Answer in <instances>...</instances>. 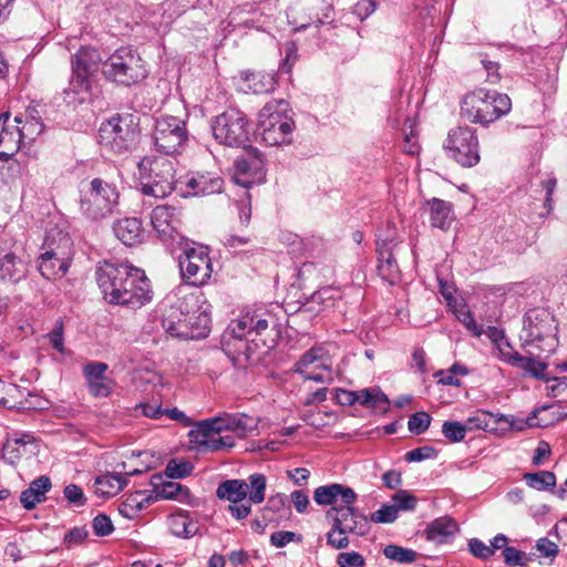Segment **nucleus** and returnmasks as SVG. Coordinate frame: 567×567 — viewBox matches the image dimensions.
I'll list each match as a JSON object with an SVG mask.
<instances>
[{"instance_id":"1","label":"nucleus","mask_w":567,"mask_h":567,"mask_svg":"<svg viewBox=\"0 0 567 567\" xmlns=\"http://www.w3.org/2000/svg\"><path fill=\"white\" fill-rule=\"evenodd\" d=\"M281 338V327L268 312H246L231 320L223 339L221 349L237 369L261 363Z\"/></svg>"},{"instance_id":"2","label":"nucleus","mask_w":567,"mask_h":567,"mask_svg":"<svg viewBox=\"0 0 567 567\" xmlns=\"http://www.w3.org/2000/svg\"><path fill=\"white\" fill-rule=\"evenodd\" d=\"M326 520L330 529L326 533L327 545L334 550L350 546V535L365 536L370 532L368 516L354 503L331 506L326 512Z\"/></svg>"},{"instance_id":"3","label":"nucleus","mask_w":567,"mask_h":567,"mask_svg":"<svg viewBox=\"0 0 567 567\" xmlns=\"http://www.w3.org/2000/svg\"><path fill=\"white\" fill-rule=\"evenodd\" d=\"M461 117L471 123L488 126L512 110V101L505 93L476 89L461 101Z\"/></svg>"},{"instance_id":"4","label":"nucleus","mask_w":567,"mask_h":567,"mask_svg":"<svg viewBox=\"0 0 567 567\" xmlns=\"http://www.w3.org/2000/svg\"><path fill=\"white\" fill-rule=\"evenodd\" d=\"M137 167L143 195L165 198L174 190L175 165L172 159L164 156H145Z\"/></svg>"},{"instance_id":"5","label":"nucleus","mask_w":567,"mask_h":567,"mask_svg":"<svg viewBox=\"0 0 567 567\" xmlns=\"http://www.w3.org/2000/svg\"><path fill=\"white\" fill-rule=\"evenodd\" d=\"M210 130L214 138L224 146L246 148L250 143L251 123L247 115L235 107L212 117Z\"/></svg>"},{"instance_id":"6","label":"nucleus","mask_w":567,"mask_h":567,"mask_svg":"<svg viewBox=\"0 0 567 567\" xmlns=\"http://www.w3.org/2000/svg\"><path fill=\"white\" fill-rule=\"evenodd\" d=\"M104 78L123 86H132L147 76L141 56L131 47L115 50L103 63Z\"/></svg>"},{"instance_id":"7","label":"nucleus","mask_w":567,"mask_h":567,"mask_svg":"<svg viewBox=\"0 0 567 567\" xmlns=\"http://www.w3.org/2000/svg\"><path fill=\"white\" fill-rule=\"evenodd\" d=\"M120 192L113 183L101 177L90 182L89 190L80 198V210L90 220H101L111 216L118 205Z\"/></svg>"},{"instance_id":"8","label":"nucleus","mask_w":567,"mask_h":567,"mask_svg":"<svg viewBox=\"0 0 567 567\" xmlns=\"http://www.w3.org/2000/svg\"><path fill=\"white\" fill-rule=\"evenodd\" d=\"M138 135V130L133 121V115L115 114L99 128V143L114 152L123 154L131 150Z\"/></svg>"},{"instance_id":"9","label":"nucleus","mask_w":567,"mask_h":567,"mask_svg":"<svg viewBox=\"0 0 567 567\" xmlns=\"http://www.w3.org/2000/svg\"><path fill=\"white\" fill-rule=\"evenodd\" d=\"M152 137L159 153L181 154L188 142L186 122L176 116L162 115L155 118Z\"/></svg>"},{"instance_id":"10","label":"nucleus","mask_w":567,"mask_h":567,"mask_svg":"<svg viewBox=\"0 0 567 567\" xmlns=\"http://www.w3.org/2000/svg\"><path fill=\"white\" fill-rule=\"evenodd\" d=\"M444 150L462 167H474L481 161L476 130L466 125L450 130Z\"/></svg>"},{"instance_id":"11","label":"nucleus","mask_w":567,"mask_h":567,"mask_svg":"<svg viewBox=\"0 0 567 567\" xmlns=\"http://www.w3.org/2000/svg\"><path fill=\"white\" fill-rule=\"evenodd\" d=\"M178 246L183 251L178 256V265L183 280L193 286H203L206 284L213 272V265L207 247H192L187 238Z\"/></svg>"},{"instance_id":"12","label":"nucleus","mask_w":567,"mask_h":567,"mask_svg":"<svg viewBox=\"0 0 567 567\" xmlns=\"http://www.w3.org/2000/svg\"><path fill=\"white\" fill-rule=\"evenodd\" d=\"M259 128L261 141L267 146L292 143L293 120L280 112H274L270 105H266L259 113Z\"/></svg>"},{"instance_id":"13","label":"nucleus","mask_w":567,"mask_h":567,"mask_svg":"<svg viewBox=\"0 0 567 567\" xmlns=\"http://www.w3.org/2000/svg\"><path fill=\"white\" fill-rule=\"evenodd\" d=\"M522 348L533 346L535 342L549 340L550 347L557 342L555 317L545 308H533L525 312L523 317Z\"/></svg>"},{"instance_id":"14","label":"nucleus","mask_w":567,"mask_h":567,"mask_svg":"<svg viewBox=\"0 0 567 567\" xmlns=\"http://www.w3.org/2000/svg\"><path fill=\"white\" fill-rule=\"evenodd\" d=\"M128 262H113L104 260L95 270V278L99 288L101 289L104 299L110 305H117L120 300L121 290L124 292L126 277L131 269Z\"/></svg>"},{"instance_id":"15","label":"nucleus","mask_w":567,"mask_h":567,"mask_svg":"<svg viewBox=\"0 0 567 567\" xmlns=\"http://www.w3.org/2000/svg\"><path fill=\"white\" fill-rule=\"evenodd\" d=\"M334 400L342 406H351L355 403L371 410L373 413L386 414L391 401L380 386H372L359 391L336 389Z\"/></svg>"},{"instance_id":"16","label":"nucleus","mask_w":567,"mask_h":567,"mask_svg":"<svg viewBox=\"0 0 567 567\" xmlns=\"http://www.w3.org/2000/svg\"><path fill=\"white\" fill-rule=\"evenodd\" d=\"M126 282L125 290L124 292L121 291L120 300L116 306L135 310L151 302L153 298L151 281L143 269L132 265L128 270V276L126 277Z\"/></svg>"},{"instance_id":"17","label":"nucleus","mask_w":567,"mask_h":567,"mask_svg":"<svg viewBox=\"0 0 567 567\" xmlns=\"http://www.w3.org/2000/svg\"><path fill=\"white\" fill-rule=\"evenodd\" d=\"M179 210L171 205H158L152 210L151 223L159 239L168 245H182L185 237L179 233Z\"/></svg>"},{"instance_id":"18","label":"nucleus","mask_w":567,"mask_h":567,"mask_svg":"<svg viewBox=\"0 0 567 567\" xmlns=\"http://www.w3.org/2000/svg\"><path fill=\"white\" fill-rule=\"evenodd\" d=\"M162 326L173 337L184 340H198L206 338L210 331V318L206 310H202L185 322H175V320L163 319Z\"/></svg>"},{"instance_id":"19","label":"nucleus","mask_w":567,"mask_h":567,"mask_svg":"<svg viewBox=\"0 0 567 567\" xmlns=\"http://www.w3.org/2000/svg\"><path fill=\"white\" fill-rule=\"evenodd\" d=\"M109 365L93 361L83 367V377L90 394L94 398H109L114 390L115 381L106 377Z\"/></svg>"},{"instance_id":"20","label":"nucleus","mask_w":567,"mask_h":567,"mask_svg":"<svg viewBox=\"0 0 567 567\" xmlns=\"http://www.w3.org/2000/svg\"><path fill=\"white\" fill-rule=\"evenodd\" d=\"M394 246V241L389 238L377 240V270L381 279L390 285H395L401 277L399 265L393 256Z\"/></svg>"},{"instance_id":"21","label":"nucleus","mask_w":567,"mask_h":567,"mask_svg":"<svg viewBox=\"0 0 567 567\" xmlns=\"http://www.w3.org/2000/svg\"><path fill=\"white\" fill-rule=\"evenodd\" d=\"M264 178V163L259 156L251 159L237 158L234 162L233 179L236 184L248 189L252 185L261 183Z\"/></svg>"},{"instance_id":"22","label":"nucleus","mask_w":567,"mask_h":567,"mask_svg":"<svg viewBox=\"0 0 567 567\" xmlns=\"http://www.w3.org/2000/svg\"><path fill=\"white\" fill-rule=\"evenodd\" d=\"M187 195L209 196L220 194L224 189V179L213 173H193L185 181Z\"/></svg>"},{"instance_id":"23","label":"nucleus","mask_w":567,"mask_h":567,"mask_svg":"<svg viewBox=\"0 0 567 567\" xmlns=\"http://www.w3.org/2000/svg\"><path fill=\"white\" fill-rule=\"evenodd\" d=\"M94 74L78 69H71L69 85L63 90L64 101L82 103L92 94Z\"/></svg>"},{"instance_id":"24","label":"nucleus","mask_w":567,"mask_h":567,"mask_svg":"<svg viewBox=\"0 0 567 567\" xmlns=\"http://www.w3.org/2000/svg\"><path fill=\"white\" fill-rule=\"evenodd\" d=\"M338 497L341 498L342 504L355 503L358 499L353 488L339 483L319 486L313 492L315 502L322 506H337Z\"/></svg>"},{"instance_id":"25","label":"nucleus","mask_w":567,"mask_h":567,"mask_svg":"<svg viewBox=\"0 0 567 567\" xmlns=\"http://www.w3.org/2000/svg\"><path fill=\"white\" fill-rule=\"evenodd\" d=\"M41 252L58 254L61 259L65 258V255L74 257L73 240L69 233L58 226L51 227L45 231Z\"/></svg>"},{"instance_id":"26","label":"nucleus","mask_w":567,"mask_h":567,"mask_svg":"<svg viewBox=\"0 0 567 567\" xmlns=\"http://www.w3.org/2000/svg\"><path fill=\"white\" fill-rule=\"evenodd\" d=\"M72 261L73 256L65 255V258L61 259L58 254L41 252L37 259V268L44 279L55 280L66 275Z\"/></svg>"},{"instance_id":"27","label":"nucleus","mask_w":567,"mask_h":567,"mask_svg":"<svg viewBox=\"0 0 567 567\" xmlns=\"http://www.w3.org/2000/svg\"><path fill=\"white\" fill-rule=\"evenodd\" d=\"M115 237L125 246H135L143 241L144 228L142 220L136 217H124L113 223Z\"/></svg>"},{"instance_id":"28","label":"nucleus","mask_w":567,"mask_h":567,"mask_svg":"<svg viewBox=\"0 0 567 567\" xmlns=\"http://www.w3.org/2000/svg\"><path fill=\"white\" fill-rule=\"evenodd\" d=\"M150 485L153 487V497H156V501L161 498L185 502L190 496L187 486L171 481L165 482L162 473L153 474L150 478Z\"/></svg>"},{"instance_id":"29","label":"nucleus","mask_w":567,"mask_h":567,"mask_svg":"<svg viewBox=\"0 0 567 567\" xmlns=\"http://www.w3.org/2000/svg\"><path fill=\"white\" fill-rule=\"evenodd\" d=\"M202 297L197 293H187L178 298L163 319H171L181 323L192 319L194 315L202 311Z\"/></svg>"},{"instance_id":"30","label":"nucleus","mask_w":567,"mask_h":567,"mask_svg":"<svg viewBox=\"0 0 567 567\" xmlns=\"http://www.w3.org/2000/svg\"><path fill=\"white\" fill-rule=\"evenodd\" d=\"M29 274V264L14 252L0 257V279L11 284L24 280Z\"/></svg>"},{"instance_id":"31","label":"nucleus","mask_w":567,"mask_h":567,"mask_svg":"<svg viewBox=\"0 0 567 567\" xmlns=\"http://www.w3.org/2000/svg\"><path fill=\"white\" fill-rule=\"evenodd\" d=\"M425 205L427 206L431 226L447 230L455 218L453 204L434 197L426 200Z\"/></svg>"},{"instance_id":"32","label":"nucleus","mask_w":567,"mask_h":567,"mask_svg":"<svg viewBox=\"0 0 567 567\" xmlns=\"http://www.w3.org/2000/svg\"><path fill=\"white\" fill-rule=\"evenodd\" d=\"M511 360L512 367L520 369L524 377H529L546 383L550 382V377L546 373L548 364L544 361L537 360L533 354H519L512 357Z\"/></svg>"},{"instance_id":"33","label":"nucleus","mask_w":567,"mask_h":567,"mask_svg":"<svg viewBox=\"0 0 567 567\" xmlns=\"http://www.w3.org/2000/svg\"><path fill=\"white\" fill-rule=\"evenodd\" d=\"M51 480L47 475H41L33 480L29 487L21 492L20 502L22 506L31 511L45 499V493L51 488Z\"/></svg>"},{"instance_id":"34","label":"nucleus","mask_w":567,"mask_h":567,"mask_svg":"<svg viewBox=\"0 0 567 567\" xmlns=\"http://www.w3.org/2000/svg\"><path fill=\"white\" fill-rule=\"evenodd\" d=\"M457 532L458 525L449 516L435 518L425 529L426 538L436 544H446Z\"/></svg>"},{"instance_id":"35","label":"nucleus","mask_w":567,"mask_h":567,"mask_svg":"<svg viewBox=\"0 0 567 567\" xmlns=\"http://www.w3.org/2000/svg\"><path fill=\"white\" fill-rule=\"evenodd\" d=\"M240 79L247 83L248 90L254 94L270 93L275 91L277 85L275 73L245 70L240 72Z\"/></svg>"},{"instance_id":"36","label":"nucleus","mask_w":567,"mask_h":567,"mask_svg":"<svg viewBox=\"0 0 567 567\" xmlns=\"http://www.w3.org/2000/svg\"><path fill=\"white\" fill-rule=\"evenodd\" d=\"M155 501L156 497H153V494H146L145 491H136L127 495L126 498L120 504L118 513L123 517L132 520Z\"/></svg>"},{"instance_id":"37","label":"nucleus","mask_w":567,"mask_h":567,"mask_svg":"<svg viewBox=\"0 0 567 567\" xmlns=\"http://www.w3.org/2000/svg\"><path fill=\"white\" fill-rule=\"evenodd\" d=\"M309 21L293 28L295 32L307 30L310 25L319 28L323 24L334 23V8L326 0H317V3L309 9Z\"/></svg>"},{"instance_id":"38","label":"nucleus","mask_w":567,"mask_h":567,"mask_svg":"<svg viewBox=\"0 0 567 567\" xmlns=\"http://www.w3.org/2000/svg\"><path fill=\"white\" fill-rule=\"evenodd\" d=\"M101 61V55L95 48L83 45L71 56V69H78L95 75Z\"/></svg>"},{"instance_id":"39","label":"nucleus","mask_w":567,"mask_h":567,"mask_svg":"<svg viewBox=\"0 0 567 567\" xmlns=\"http://www.w3.org/2000/svg\"><path fill=\"white\" fill-rule=\"evenodd\" d=\"M216 495L219 499H226L229 503L243 502L248 496V484L237 478L224 481L218 485Z\"/></svg>"},{"instance_id":"40","label":"nucleus","mask_w":567,"mask_h":567,"mask_svg":"<svg viewBox=\"0 0 567 567\" xmlns=\"http://www.w3.org/2000/svg\"><path fill=\"white\" fill-rule=\"evenodd\" d=\"M27 392H29L27 389L17 384L0 381V406L17 411L24 410L20 406L25 403Z\"/></svg>"},{"instance_id":"41","label":"nucleus","mask_w":567,"mask_h":567,"mask_svg":"<svg viewBox=\"0 0 567 567\" xmlns=\"http://www.w3.org/2000/svg\"><path fill=\"white\" fill-rule=\"evenodd\" d=\"M218 424L220 421L216 416L198 421L188 433L189 441L198 447L202 446V441H208L220 433Z\"/></svg>"},{"instance_id":"42","label":"nucleus","mask_w":567,"mask_h":567,"mask_svg":"<svg viewBox=\"0 0 567 567\" xmlns=\"http://www.w3.org/2000/svg\"><path fill=\"white\" fill-rule=\"evenodd\" d=\"M383 555L398 564H412L421 556L417 551L411 548H405L400 545L389 544L382 549Z\"/></svg>"},{"instance_id":"43","label":"nucleus","mask_w":567,"mask_h":567,"mask_svg":"<svg viewBox=\"0 0 567 567\" xmlns=\"http://www.w3.org/2000/svg\"><path fill=\"white\" fill-rule=\"evenodd\" d=\"M526 484L537 491L553 489L556 486V476L550 471H539L524 474Z\"/></svg>"},{"instance_id":"44","label":"nucleus","mask_w":567,"mask_h":567,"mask_svg":"<svg viewBox=\"0 0 567 567\" xmlns=\"http://www.w3.org/2000/svg\"><path fill=\"white\" fill-rule=\"evenodd\" d=\"M216 417L219 419V421H220V424H218L220 433L224 431H231V432H236L240 436H244L246 434L247 424L245 422V419L247 416L245 414L236 415V414L224 413Z\"/></svg>"},{"instance_id":"45","label":"nucleus","mask_w":567,"mask_h":567,"mask_svg":"<svg viewBox=\"0 0 567 567\" xmlns=\"http://www.w3.org/2000/svg\"><path fill=\"white\" fill-rule=\"evenodd\" d=\"M266 476L261 473H255L248 476V498L254 504H260L265 499Z\"/></svg>"},{"instance_id":"46","label":"nucleus","mask_w":567,"mask_h":567,"mask_svg":"<svg viewBox=\"0 0 567 567\" xmlns=\"http://www.w3.org/2000/svg\"><path fill=\"white\" fill-rule=\"evenodd\" d=\"M194 465L189 461L172 458L168 461L164 475L168 478H185L192 474Z\"/></svg>"},{"instance_id":"47","label":"nucleus","mask_w":567,"mask_h":567,"mask_svg":"<svg viewBox=\"0 0 567 567\" xmlns=\"http://www.w3.org/2000/svg\"><path fill=\"white\" fill-rule=\"evenodd\" d=\"M398 513L400 511L412 512L415 509L417 498L406 489H399L391 497Z\"/></svg>"},{"instance_id":"48","label":"nucleus","mask_w":567,"mask_h":567,"mask_svg":"<svg viewBox=\"0 0 567 567\" xmlns=\"http://www.w3.org/2000/svg\"><path fill=\"white\" fill-rule=\"evenodd\" d=\"M127 477L128 476L126 475V472L125 473L106 474V475L96 477L95 485H102L103 482L114 481L116 484L114 491H103V488H97V491L102 495L111 496V495H115L116 493L122 491L128 484Z\"/></svg>"},{"instance_id":"49","label":"nucleus","mask_w":567,"mask_h":567,"mask_svg":"<svg viewBox=\"0 0 567 567\" xmlns=\"http://www.w3.org/2000/svg\"><path fill=\"white\" fill-rule=\"evenodd\" d=\"M442 433L450 442L458 443L464 440L466 430L464 423L458 421H445L442 425Z\"/></svg>"},{"instance_id":"50","label":"nucleus","mask_w":567,"mask_h":567,"mask_svg":"<svg viewBox=\"0 0 567 567\" xmlns=\"http://www.w3.org/2000/svg\"><path fill=\"white\" fill-rule=\"evenodd\" d=\"M285 58L279 64V71L282 73H290L293 65L298 61V44L296 41H287L284 45Z\"/></svg>"},{"instance_id":"51","label":"nucleus","mask_w":567,"mask_h":567,"mask_svg":"<svg viewBox=\"0 0 567 567\" xmlns=\"http://www.w3.org/2000/svg\"><path fill=\"white\" fill-rule=\"evenodd\" d=\"M432 417L426 412H415L411 414L408 429L415 435L423 434L430 426Z\"/></svg>"},{"instance_id":"52","label":"nucleus","mask_w":567,"mask_h":567,"mask_svg":"<svg viewBox=\"0 0 567 567\" xmlns=\"http://www.w3.org/2000/svg\"><path fill=\"white\" fill-rule=\"evenodd\" d=\"M455 317L464 327L471 331L474 336L480 337L483 333V327L477 324L472 312L463 306L460 309L454 310Z\"/></svg>"},{"instance_id":"53","label":"nucleus","mask_w":567,"mask_h":567,"mask_svg":"<svg viewBox=\"0 0 567 567\" xmlns=\"http://www.w3.org/2000/svg\"><path fill=\"white\" fill-rule=\"evenodd\" d=\"M493 417L494 414L487 411H478L475 415L470 416L465 420V430L466 432L473 430H487L489 427V421Z\"/></svg>"},{"instance_id":"54","label":"nucleus","mask_w":567,"mask_h":567,"mask_svg":"<svg viewBox=\"0 0 567 567\" xmlns=\"http://www.w3.org/2000/svg\"><path fill=\"white\" fill-rule=\"evenodd\" d=\"M270 544L276 548H282L289 543H301L302 542V535L289 532V530H278L270 535L269 539Z\"/></svg>"},{"instance_id":"55","label":"nucleus","mask_w":567,"mask_h":567,"mask_svg":"<svg viewBox=\"0 0 567 567\" xmlns=\"http://www.w3.org/2000/svg\"><path fill=\"white\" fill-rule=\"evenodd\" d=\"M336 563L338 567H365L364 557L354 550L339 553Z\"/></svg>"},{"instance_id":"56","label":"nucleus","mask_w":567,"mask_h":567,"mask_svg":"<svg viewBox=\"0 0 567 567\" xmlns=\"http://www.w3.org/2000/svg\"><path fill=\"white\" fill-rule=\"evenodd\" d=\"M439 452L434 446L423 445L421 447L411 450L405 453L404 460L406 462H422L424 460L435 458Z\"/></svg>"},{"instance_id":"57","label":"nucleus","mask_w":567,"mask_h":567,"mask_svg":"<svg viewBox=\"0 0 567 567\" xmlns=\"http://www.w3.org/2000/svg\"><path fill=\"white\" fill-rule=\"evenodd\" d=\"M92 528L95 536L104 537L113 533L114 526L111 518L103 513L97 514L92 520Z\"/></svg>"},{"instance_id":"58","label":"nucleus","mask_w":567,"mask_h":567,"mask_svg":"<svg viewBox=\"0 0 567 567\" xmlns=\"http://www.w3.org/2000/svg\"><path fill=\"white\" fill-rule=\"evenodd\" d=\"M398 511L393 504H383L378 511L371 514V520L379 524H390L398 518Z\"/></svg>"},{"instance_id":"59","label":"nucleus","mask_w":567,"mask_h":567,"mask_svg":"<svg viewBox=\"0 0 567 567\" xmlns=\"http://www.w3.org/2000/svg\"><path fill=\"white\" fill-rule=\"evenodd\" d=\"M502 556L504 563L508 566H525L527 560H529L524 551L512 546L505 547L502 551Z\"/></svg>"},{"instance_id":"60","label":"nucleus","mask_w":567,"mask_h":567,"mask_svg":"<svg viewBox=\"0 0 567 567\" xmlns=\"http://www.w3.org/2000/svg\"><path fill=\"white\" fill-rule=\"evenodd\" d=\"M319 351L320 350L315 348H311L310 350L306 351L300 357V359L295 363L292 371L299 375L307 372L306 369L319 360Z\"/></svg>"},{"instance_id":"61","label":"nucleus","mask_w":567,"mask_h":567,"mask_svg":"<svg viewBox=\"0 0 567 567\" xmlns=\"http://www.w3.org/2000/svg\"><path fill=\"white\" fill-rule=\"evenodd\" d=\"M468 551L475 558L488 560L493 556V549L478 538H471L468 540Z\"/></svg>"},{"instance_id":"62","label":"nucleus","mask_w":567,"mask_h":567,"mask_svg":"<svg viewBox=\"0 0 567 567\" xmlns=\"http://www.w3.org/2000/svg\"><path fill=\"white\" fill-rule=\"evenodd\" d=\"M43 127L44 125L42 122L35 117H32L25 121L22 127L19 128V136L20 138L34 140L35 136L42 133Z\"/></svg>"},{"instance_id":"63","label":"nucleus","mask_w":567,"mask_h":567,"mask_svg":"<svg viewBox=\"0 0 567 567\" xmlns=\"http://www.w3.org/2000/svg\"><path fill=\"white\" fill-rule=\"evenodd\" d=\"M173 525H181V529H173V534L177 537L189 538L196 534L197 528L188 519V517L178 516L172 519Z\"/></svg>"},{"instance_id":"64","label":"nucleus","mask_w":567,"mask_h":567,"mask_svg":"<svg viewBox=\"0 0 567 567\" xmlns=\"http://www.w3.org/2000/svg\"><path fill=\"white\" fill-rule=\"evenodd\" d=\"M63 494L69 503L75 506H83L86 503V497L79 485L69 484L64 487Z\"/></svg>"}]
</instances>
